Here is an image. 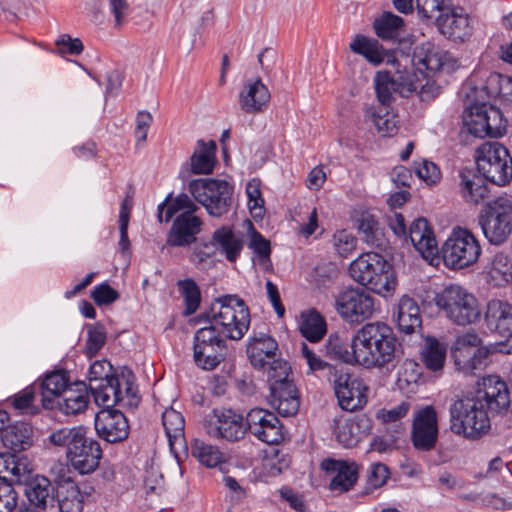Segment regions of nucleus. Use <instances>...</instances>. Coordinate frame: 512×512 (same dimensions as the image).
<instances>
[{
    "label": "nucleus",
    "instance_id": "nucleus-1",
    "mask_svg": "<svg viewBox=\"0 0 512 512\" xmlns=\"http://www.w3.org/2000/svg\"><path fill=\"white\" fill-rule=\"evenodd\" d=\"M396 337L384 322L364 324L353 335L351 351H342L334 346L331 350L346 363H355L365 368H383L395 358Z\"/></svg>",
    "mask_w": 512,
    "mask_h": 512
},
{
    "label": "nucleus",
    "instance_id": "nucleus-2",
    "mask_svg": "<svg viewBox=\"0 0 512 512\" xmlns=\"http://www.w3.org/2000/svg\"><path fill=\"white\" fill-rule=\"evenodd\" d=\"M83 426L64 427L49 435L50 443L66 449L70 465L80 474L94 472L102 458V449L97 440L87 437Z\"/></svg>",
    "mask_w": 512,
    "mask_h": 512
},
{
    "label": "nucleus",
    "instance_id": "nucleus-3",
    "mask_svg": "<svg viewBox=\"0 0 512 512\" xmlns=\"http://www.w3.org/2000/svg\"><path fill=\"white\" fill-rule=\"evenodd\" d=\"M198 206L187 194L178 195L169 206L163 202L158 205V220L169 222L179 213L168 232L166 245L170 247L189 246L196 240L201 231L202 221L195 215Z\"/></svg>",
    "mask_w": 512,
    "mask_h": 512
},
{
    "label": "nucleus",
    "instance_id": "nucleus-4",
    "mask_svg": "<svg viewBox=\"0 0 512 512\" xmlns=\"http://www.w3.org/2000/svg\"><path fill=\"white\" fill-rule=\"evenodd\" d=\"M349 274L355 282L384 298L392 297L398 285L392 266L376 252L359 255L351 262Z\"/></svg>",
    "mask_w": 512,
    "mask_h": 512
},
{
    "label": "nucleus",
    "instance_id": "nucleus-5",
    "mask_svg": "<svg viewBox=\"0 0 512 512\" xmlns=\"http://www.w3.org/2000/svg\"><path fill=\"white\" fill-rule=\"evenodd\" d=\"M452 353L458 371L465 375H475L487 367L490 355L512 354V343L482 345L480 336L470 330L456 337Z\"/></svg>",
    "mask_w": 512,
    "mask_h": 512
},
{
    "label": "nucleus",
    "instance_id": "nucleus-6",
    "mask_svg": "<svg viewBox=\"0 0 512 512\" xmlns=\"http://www.w3.org/2000/svg\"><path fill=\"white\" fill-rule=\"evenodd\" d=\"M207 319L230 340H240L250 325L249 309L236 295L216 299L207 313Z\"/></svg>",
    "mask_w": 512,
    "mask_h": 512
},
{
    "label": "nucleus",
    "instance_id": "nucleus-7",
    "mask_svg": "<svg viewBox=\"0 0 512 512\" xmlns=\"http://www.w3.org/2000/svg\"><path fill=\"white\" fill-rule=\"evenodd\" d=\"M488 412L479 399H456L449 408L450 430L465 439L477 440L490 429Z\"/></svg>",
    "mask_w": 512,
    "mask_h": 512
},
{
    "label": "nucleus",
    "instance_id": "nucleus-8",
    "mask_svg": "<svg viewBox=\"0 0 512 512\" xmlns=\"http://www.w3.org/2000/svg\"><path fill=\"white\" fill-rule=\"evenodd\" d=\"M434 302L453 323L466 326L480 319L481 309L475 295L466 288L451 284L436 293Z\"/></svg>",
    "mask_w": 512,
    "mask_h": 512
},
{
    "label": "nucleus",
    "instance_id": "nucleus-9",
    "mask_svg": "<svg viewBox=\"0 0 512 512\" xmlns=\"http://www.w3.org/2000/svg\"><path fill=\"white\" fill-rule=\"evenodd\" d=\"M476 165L479 173L498 186L512 179V158L509 150L499 142H485L476 150Z\"/></svg>",
    "mask_w": 512,
    "mask_h": 512
},
{
    "label": "nucleus",
    "instance_id": "nucleus-10",
    "mask_svg": "<svg viewBox=\"0 0 512 512\" xmlns=\"http://www.w3.org/2000/svg\"><path fill=\"white\" fill-rule=\"evenodd\" d=\"M446 267L460 270L475 264L481 255L478 239L468 229L456 227L441 248Z\"/></svg>",
    "mask_w": 512,
    "mask_h": 512
},
{
    "label": "nucleus",
    "instance_id": "nucleus-11",
    "mask_svg": "<svg viewBox=\"0 0 512 512\" xmlns=\"http://www.w3.org/2000/svg\"><path fill=\"white\" fill-rule=\"evenodd\" d=\"M479 224L491 244L504 243L512 232V199L501 196L489 202L479 214Z\"/></svg>",
    "mask_w": 512,
    "mask_h": 512
},
{
    "label": "nucleus",
    "instance_id": "nucleus-12",
    "mask_svg": "<svg viewBox=\"0 0 512 512\" xmlns=\"http://www.w3.org/2000/svg\"><path fill=\"white\" fill-rule=\"evenodd\" d=\"M189 192L209 215L220 217L229 210L233 186L220 179H195L189 183Z\"/></svg>",
    "mask_w": 512,
    "mask_h": 512
},
{
    "label": "nucleus",
    "instance_id": "nucleus-13",
    "mask_svg": "<svg viewBox=\"0 0 512 512\" xmlns=\"http://www.w3.org/2000/svg\"><path fill=\"white\" fill-rule=\"evenodd\" d=\"M467 131L479 138L501 137L506 131V120L499 108L486 102L469 105L463 114Z\"/></svg>",
    "mask_w": 512,
    "mask_h": 512
},
{
    "label": "nucleus",
    "instance_id": "nucleus-14",
    "mask_svg": "<svg viewBox=\"0 0 512 512\" xmlns=\"http://www.w3.org/2000/svg\"><path fill=\"white\" fill-rule=\"evenodd\" d=\"M335 310L347 323H362L377 312L375 298L366 290L350 287L341 291L335 299Z\"/></svg>",
    "mask_w": 512,
    "mask_h": 512
},
{
    "label": "nucleus",
    "instance_id": "nucleus-15",
    "mask_svg": "<svg viewBox=\"0 0 512 512\" xmlns=\"http://www.w3.org/2000/svg\"><path fill=\"white\" fill-rule=\"evenodd\" d=\"M245 420L247 431L266 444H279L284 439L282 424L269 410L253 408L247 413Z\"/></svg>",
    "mask_w": 512,
    "mask_h": 512
},
{
    "label": "nucleus",
    "instance_id": "nucleus-16",
    "mask_svg": "<svg viewBox=\"0 0 512 512\" xmlns=\"http://www.w3.org/2000/svg\"><path fill=\"white\" fill-rule=\"evenodd\" d=\"M439 434L438 415L435 408L427 405L418 409L413 416L411 441L420 451L432 450Z\"/></svg>",
    "mask_w": 512,
    "mask_h": 512
},
{
    "label": "nucleus",
    "instance_id": "nucleus-17",
    "mask_svg": "<svg viewBox=\"0 0 512 512\" xmlns=\"http://www.w3.org/2000/svg\"><path fill=\"white\" fill-rule=\"evenodd\" d=\"M475 399L484 403V407L492 414H502L510 406V394L507 384L497 375H488L477 382Z\"/></svg>",
    "mask_w": 512,
    "mask_h": 512
},
{
    "label": "nucleus",
    "instance_id": "nucleus-18",
    "mask_svg": "<svg viewBox=\"0 0 512 512\" xmlns=\"http://www.w3.org/2000/svg\"><path fill=\"white\" fill-rule=\"evenodd\" d=\"M206 429L211 437L228 442L240 441L247 432L243 416L231 409L214 411Z\"/></svg>",
    "mask_w": 512,
    "mask_h": 512
},
{
    "label": "nucleus",
    "instance_id": "nucleus-19",
    "mask_svg": "<svg viewBox=\"0 0 512 512\" xmlns=\"http://www.w3.org/2000/svg\"><path fill=\"white\" fill-rule=\"evenodd\" d=\"M334 391L339 406L353 412L367 403V387L363 381L347 373L339 374L334 381Z\"/></svg>",
    "mask_w": 512,
    "mask_h": 512
},
{
    "label": "nucleus",
    "instance_id": "nucleus-20",
    "mask_svg": "<svg viewBox=\"0 0 512 512\" xmlns=\"http://www.w3.org/2000/svg\"><path fill=\"white\" fill-rule=\"evenodd\" d=\"M412 63L419 72H426V76L428 73L450 70L454 66L452 57L446 51L428 41L415 47Z\"/></svg>",
    "mask_w": 512,
    "mask_h": 512
},
{
    "label": "nucleus",
    "instance_id": "nucleus-21",
    "mask_svg": "<svg viewBox=\"0 0 512 512\" xmlns=\"http://www.w3.org/2000/svg\"><path fill=\"white\" fill-rule=\"evenodd\" d=\"M95 430L108 443L124 441L129 435V424L119 410L103 409L96 414Z\"/></svg>",
    "mask_w": 512,
    "mask_h": 512
},
{
    "label": "nucleus",
    "instance_id": "nucleus-22",
    "mask_svg": "<svg viewBox=\"0 0 512 512\" xmlns=\"http://www.w3.org/2000/svg\"><path fill=\"white\" fill-rule=\"evenodd\" d=\"M485 322L491 331L506 338L499 343H512V304L506 300L492 299L487 303Z\"/></svg>",
    "mask_w": 512,
    "mask_h": 512
},
{
    "label": "nucleus",
    "instance_id": "nucleus-23",
    "mask_svg": "<svg viewBox=\"0 0 512 512\" xmlns=\"http://www.w3.org/2000/svg\"><path fill=\"white\" fill-rule=\"evenodd\" d=\"M270 98V91L260 78L247 80L239 93V106L247 114L261 113L268 107Z\"/></svg>",
    "mask_w": 512,
    "mask_h": 512
},
{
    "label": "nucleus",
    "instance_id": "nucleus-24",
    "mask_svg": "<svg viewBox=\"0 0 512 512\" xmlns=\"http://www.w3.org/2000/svg\"><path fill=\"white\" fill-rule=\"evenodd\" d=\"M436 17L441 34L454 41H464L472 34L470 19L462 9H450Z\"/></svg>",
    "mask_w": 512,
    "mask_h": 512
},
{
    "label": "nucleus",
    "instance_id": "nucleus-25",
    "mask_svg": "<svg viewBox=\"0 0 512 512\" xmlns=\"http://www.w3.org/2000/svg\"><path fill=\"white\" fill-rule=\"evenodd\" d=\"M408 240L425 259L433 258L438 254L433 231L424 218H418L412 222L407 233Z\"/></svg>",
    "mask_w": 512,
    "mask_h": 512
},
{
    "label": "nucleus",
    "instance_id": "nucleus-26",
    "mask_svg": "<svg viewBox=\"0 0 512 512\" xmlns=\"http://www.w3.org/2000/svg\"><path fill=\"white\" fill-rule=\"evenodd\" d=\"M322 467L334 474L330 481V489L333 491H348L357 481L358 466L354 462L329 459L322 463Z\"/></svg>",
    "mask_w": 512,
    "mask_h": 512
},
{
    "label": "nucleus",
    "instance_id": "nucleus-27",
    "mask_svg": "<svg viewBox=\"0 0 512 512\" xmlns=\"http://www.w3.org/2000/svg\"><path fill=\"white\" fill-rule=\"evenodd\" d=\"M277 349L276 340L264 333L250 337L247 344L249 360L256 369H265L267 362L276 358Z\"/></svg>",
    "mask_w": 512,
    "mask_h": 512
},
{
    "label": "nucleus",
    "instance_id": "nucleus-28",
    "mask_svg": "<svg viewBox=\"0 0 512 512\" xmlns=\"http://www.w3.org/2000/svg\"><path fill=\"white\" fill-rule=\"evenodd\" d=\"M90 403V393L83 382L70 385L58 399L57 407L66 416H75L86 411Z\"/></svg>",
    "mask_w": 512,
    "mask_h": 512
},
{
    "label": "nucleus",
    "instance_id": "nucleus-29",
    "mask_svg": "<svg viewBox=\"0 0 512 512\" xmlns=\"http://www.w3.org/2000/svg\"><path fill=\"white\" fill-rule=\"evenodd\" d=\"M25 495L30 502L39 509L53 506L56 491L50 480L44 476H35L25 482Z\"/></svg>",
    "mask_w": 512,
    "mask_h": 512
},
{
    "label": "nucleus",
    "instance_id": "nucleus-30",
    "mask_svg": "<svg viewBox=\"0 0 512 512\" xmlns=\"http://www.w3.org/2000/svg\"><path fill=\"white\" fill-rule=\"evenodd\" d=\"M70 385L66 371L56 370L47 373L40 384L43 407L53 408L54 400L59 399Z\"/></svg>",
    "mask_w": 512,
    "mask_h": 512
},
{
    "label": "nucleus",
    "instance_id": "nucleus-31",
    "mask_svg": "<svg viewBox=\"0 0 512 512\" xmlns=\"http://www.w3.org/2000/svg\"><path fill=\"white\" fill-rule=\"evenodd\" d=\"M162 424L170 450L176 453L178 449H185V420L182 414L173 408H167L162 413Z\"/></svg>",
    "mask_w": 512,
    "mask_h": 512
},
{
    "label": "nucleus",
    "instance_id": "nucleus-32",
    "mask_svg": "<svg viewBox=\"0 0 512 512\" xmlns=\"http://www.w3.org/2000/svg\"><path fill=\"white\" fill-rule=\"evenodd\" d=\"M215 249L223 253L230 262H235L244 247V239L241 233L234 232L229 227L217 229L212 236Z\"/></svg>",
    "mask_w": 512,
    "mask_h": 512
},
{
    "label": "nucleus",
    "instance_id": "nucleus-33",
    "mask_svg": "<svg viewBox=\"0 0 512 512\" xmlns=\"http://www.w3.org/2000/svg\"><path fill=\"white\" fill-rule=\"evenodd\" d=\"M397 326L400 332L412 334L421 328L422 319L417 302L408 295H403L398 303Z\"/></svg>",
    "mask_w": 512,
    "mask_h": 512
},
{
    "label": "nucleus",
    "instance_id": "nucleus-34",
    "mask_svg": "<svg viewBox=\"0 0 512 512\" xmlns=\"http://www.w3.org/2000/svg\"><path fill=\"white\" fill-rule=\"evenodd\" d=\"M460 194L465 202L478 205L488 198L489 189L483 179L469 170L460 171Z\"/></svg>",
    "mask_w": 512,
    "mask_h": 512
},
{
    "label": "nucleus",
    "instance_id": "nucleus-35",
    "mask_svg": "<svg viewBox=\"0 0 512 512\" xmlns=\"http://www.w3.org/2000/svg\"><path fill=\"white\" fill-rule=\"evenodd\" d=\"M486 281L494 287H502L512 281V262L508 255L498 253L485 267Z\"/></svg>",
    "mask_w": 512,
    "mask_h": 512
},
{
    "label": "nucleus",
    "instance_id": "nucleus-36",
    "mask_svg": "<svg viewBox=\"0 0 512 512\" xmlns=\"http://www.w3.org/2000/svg\"><path fill=\"white\" fill-rule=\"evenodd\" d=\"M191 454L207 468H218L223 471L227 464L224 453L217 446L199 439L193 441Z\"/></svg>",
    "mask_w": 512,
    "mask_h": 512
},
{
    "label": "nucleus",
    "instance_id": "nucleus-37",
    "mask_svg": "<svg viewBox=\"0 0 512 512\" xmlns=\"http://www.w3.org/2000/svg\"><path fill=\"white\" fill-rule=\"evenodd\" d=\"M420 355L424 366L429 371L437 373L443 370L447 348L444 343H441L436 338L426 337Z\"/></svg>",
    "mask_w": 512,
    "mask_h": 512
},
{
    "label": "nucleus",
    "instance_id": "nucleus-38",
    "mask_svg": "<svg viewBox=\"0 0 512 512\" xmlns=\"http://www.w3.org/2000/svg\"><path fill=\"white\" fill-rule=\"evenodd\" d=\"M350 49L354 53L362 55L373 65L389 62L391 58V56L383 50L377 40L364 36H357L350 44Z\"/></svg>",
    "mask_w": 512,
    "mask_h": 512
},
{
    "label": "nucleus",
    "instance_id": "nucleus-39",
    "mask_svg": "<svg viewBox=\"0 0 512 512\" xmlns=\"http://www.w3.org/2000/svg\"><path fill=\"white\" fill-rule=\"evenodd\" d=\"M216 144L214 141H198V148L191 156V171L194 174H210L215 165Z\"/></svg>",
    "mask_w": 512,
    "mask_h": 512
},
{
    "label": "nucleus",
    "instance_id": "nucleus-40",
    "mask_svg": "<svg viewBox=\"0 0 512 512\" xmlns=\"http://www.w3.org/2000/svg\"><path fill=\"white\" fill-rule=\"evenodd\" d=\"M57 497L60 512L83 511L85 495L72 481L65 482L59 486Z\"/></svg>",
    "mask_w": 512,
    "mask_h": 512
},
{
    "label": "nucleus",
    "instance_id": "nucleus-41",
    "mask_svg": "<svg viewBox=\"0 0 512 512\" xmlns=\"http://www.w3.org/2000/svg\"><path fill=\"white\" fill-rule=\"evenodd\" d=\"M115 385L119 393L118 405L127 408H135L140 402L138 390L135 385V377L131 371H123L116 375Z\"/></svg>",
    "mask_w": 512,
    "mask_h": 512
},
{
    "label": "nucleus",
    "instance_id": "nucleus-42",
    "mask_svg": "<svg viewBox=\"0 0 512 512\" xmlns=\"http://www.w3.org/2000/svg\"><path fill=\"white\" fill-rule=\"evenodd\" d=\"M299 330L308 341L318 342L326 334V322L316 310L303 312L301 314Z\"/></svg>",
    "mask_w": 512,
    "mask_h": 512
},
{
    "label": "nucleus",
    "instance_id": "nucleus-43",
    "mask_svg": "<svg viewBox=\"0 0 512 512\" xmlns=\"http://www.w3.org/2000/svg\"><path fill=\"white\" fill-rule=\"evenodd\" d=\"M30 471L26 458L14 454H0V473H7L12 481H24Z\"/></svg>",
    "mask_w": 512,
    "mask_h": 512
},
{
    "label": "nucleus",
    "instance_id": "nucleus-44",
    "mask_svg": "<svg viewBox=\"0 0 512 512\" xmlns=\"http://www.w3.org/2000/svg\"><path fill=\"white\" fill-rule=\"evenodd\" d=\"M403 19L390 12L384 13L374 21V29L378 37L383 40H396L403 29Z\"/></svg>",
    "mask_w": 512,
    "mask_h": 512
},
{
    "label": "nucleus",
    "instance_id": "nucleus-45",
    "mask_svg": "<svg viewBox=\"0 0 512 512\" xmlns=\"http://www.w3.org/2000/svg\"><path fill=\"white\" fill-rule=\"evenodd\" d=\"M90 390L98 406L110 409L119 403L120 392L115 385V377H112L110 380H105V382L91 385Z\"/></svg>",
    "mask_w": 512,
    "mask_h": 512
},
{
    "label": "nucleus",
    "instance_id": "nucleus-46",
    "mask_svg": "<svg viewBox=\"0 0 512 512\" xmlns=\"http://www.w3.org/2000/svg\"><path fill=\"white\" fill-rule=\"evenodd\" d=\"M2 441L12 450H25L31 444V429L24 423L12 425L2 432Z\"/></svg>",
    "mask_w": 512,
    "mask_h": 512
},
{
    "label": "nucleus",
    "instance_id": "nucleus-47",
    "mask_svg": "<svg viewBox=\"0 0 512 512\" xmlns=\"http://www.w3.org/2000/svg\"><path fill=\"white\" fill-rule=\"evenodd\" d=\"M194 349V360L198 367L204 370L215 369L225 357V347H193Z\"/></svg>",
    "mask_w": 512,
    "mask_h": 512
},
{
    "label": "nucleus",
    "instance_id": "nucleus-48",
    "mask_svg": "<svg viewBox=\"0 0 512 512\" xmlns=\"http://www.w3.org/2000/svg\"><path fill=\"white\" fill-rule=\"evenodd\" d=\"M371 120L377 131L384 137L396 134L398 126L396 116L387 106H378L371 111Z\"/></svg>",
    "mask_w": 512,
    "mask_h": 512
},
{
    "label": "nucleus",
    "instance_id": "nucleus-49",
    "mask_svg": "<svg viewBox=\"0 0 512 512\" xmlns=\"http://www.w3.org/2000/svg\"><path fill=\"white\" fill-rule=\"evenodd\" d=\"M375 90L380 106H387L390 104L393 94L400 91V84L398 81L386 71L378 72L375 77Z\"/></svg>",
    "mask_w": 512,
    "mask_h": 512
},
{
    "label": "nucleus",
    "instance_id": "nucleus-50",
    "mask_svg": "<svg viewBox=\"0 0 512 512\" xmlns=\"http://www.w3.org/2000/svg\"><path fill=\"white\" fill-rule=\"evenodd\" d=\"M249 225L250 232L248 247L257 255L256 261L258 265L262 266L264 269H267L270 265V242L253 228L251 222H249Z\"/></svg>",
    "mask_w": 512,
    "mask_h": 512
},
{
    "label": "nucleus",
    "instance_id": "nucleus-51",
    "mask_svg": "<svg viewBox=\"0 0 512 512\" xmlns=\"http://www.w3.org/2000/svg\"><path fill=\"white\" fill-rule=\"evenodd\" d=\"M177 286L185 302V314L191 315L196 312L200 305L201 293L198 285L193 279L179 280Z\"/></svg>",
    "mask_w": 512,
    "mask_h": 512
},
{
    "label": "nucleus",
    "instance_id": "nucleus-52",
    "mask_svg": "<svg viewBox=\"0 0 512 512\" xmlns=\"http://www.w3.org/2000/svg\"><path fill=\"white\" fill-rule=\"evenodd\" d=\"M267 375L269 389L290 382L288 379L290 366L282 359H273L267 362L265 369H262Z\"/></svg>",
    "mask_w": 512,
    "mask_h": 512
},
{
    "label": "nucleus",
    "instance_id": "nucleus-53",
    "mask_svg": "<svg viewBox=\"0 0 512 512\" xmlns=\"http://www.w3.org/2000/svg\"><path fill=\"white\" fill-rule=\"evenodd\" d=\"M226 339L227 338H225L212 323H208L207 326H204L195 332L194 347H225Z\"/></svg>",
    "mask_w": 512,
    "mask_h": 512
},
{
    "label": "nucleus",
    "instance_id": "nucleus-54",
    "mask_svg": "<svg viewBox=\"0 0 512 512\" xmlns=\"http://www.w3.org/2000/svg\"><path fill=\"white\" fill-rule=\"evenodd\" d=\"M247 205L251 215L254 218H262L265 214L264 198L260 189V181L257 179L250 180L246 185Z\"/></svg>",
    "mask_w": 512,
    "mask_h": 512
},
{
    "label": "nucleus",
    "instance_id": "nucleus-55",
    "mask_svg": "<svg viewBox=\"0 0 512 512\" xmlns=\"http://www.w3.org/2000/svg\"><path fill=\"white\" fill-rule=\"evenodd\" d=\"M358 231L367 243L375 246L381 245L382 231L373 216L363 215L359 220Z\"/></svg>",
    "mask_w": 512,
    "mask_h": 512
},
{
    "label": "nucleus",
    "instance_id": "nucleus-56",
    "mask_svg": "<svg viewBox=\"0 0 512 512\" xmlns=\"http://www.w3.org/2000/svg\"><path fill=\"white\" fill-rule=\"evenodd\" d=\"M451 0H416V8L419 16L423 19L437 17L436 14H443L449 10Z\"/></svg>",
    "mask_w": 512,
    "mask_h": 512
},
{
    "label": "nucleus",
    "instance_id": "nucleus-57",
    "mask_svg": "<svg viewBox=\"0 0 512 512\" xmlns=\"http://www.w3.org/2000/svg\"><path fill=\"white\" fill-rule=\"evenodd\" d=\"M35 398V388L26 387L21 392L14 395L11 399V405L20 414H34L36 409L33 404Z\"/></svg>",
    "mask_w": 512,
    "mask_h": 512
},
{
    "label": "nucleus",
    "instance_id": "nucleus-58",
    "mask_svg": "<svg viewBox=\"0 0 512 512\" xmlns=\"http://www.w3.org/2000/svg\"><path fill=\"white\" fill-rule=\"evenodd\" d=\"M106 342V333L101 325H91L87 331L85 354L88 357L95 356Z\"/></svg>",
    "mask_w": 512,
    "mask_h": 512
},
{
    "label": "nucleus",
    "instance_id": "nucleus-59",
    "mask_svg": "<svg viewBox=\"0 0 512 512\" xmlns=\"http://www.w3.org/2000/svg\"><path fill=\"white\" fill-rule=\"evenodd\" d=\"M416 175L428 185H435L441 179V172L438 166L426 159L414 162Z\"/></svg>",
    "mask_w": 512,
    "mask_h": 512
},
{
    "label": "nucleus",
    "instance_id": "nucleus-60",
    "mask_svg": "<svg viewBox=\"0 0 512 512\" xmlns=\"http://www.w3.org/2000/svg\"><path fill=\"white\" fill-rule=\"evenodd\" d=\"M112 365L107 360H97L90 365L88 371V379L91 385H95L99 382H105L115 377L111 374Z\"/></svg>",
    "mask_w": 512,
    "mask_h": 512
},
{
    "label": "nucleus",
    "instance_id": "nucleus-61",
    "mask_svg": "<svg viewBox=\"0 0 512 512\" xmlns=\"http://www.w3.org/2000/svg\"><path fill=\"white\" fill-rule=\"evenodd\" d=\"M289 465L290 459L288 454L279 449L265 459V467L271 476L279 475L286 470Z\"/></svg>",
    "mask_w": 512,
    "mask_h": 512
},
{
    "label": "nucleus",
    "instance_id": "nucleus-62",
    "mask_svg": "<svg viewBox=\"0 0 512 512\" xmlns=\"http://www.w3.org/2000/svg\"><path fill=\"white\" fill-rule=\"evenodd\" d=\"M333 241L337 253L342 257L349 255L355 249L357 242L353 234L347 230L337 231Z\"/></svg>",
    "mask_w": 512,
    "mask_h": 512
},
{
    "label": "nucleus",
    "instance_id": "nucleus-63",
    "mask_svg": "<svg viewBox=\"0 0 512 512\" xmlns=\"http://www.w3.org/2000/svg\"><path fill=\"white\" fill-rule=\"evenodd\" d=\"M91 298L98 306H103L115 302L119 294L108 283H101L93 288Z\"/></svg>",
    "mask_w": 512,
    "mask_h": 512
},
{
    "label": "nucleus",
    "instance_id": "nucleus-64",
    "mask_svg": "<svg viewBox=\"0 0 512 512\" xmlns=\"http://www.w3.org/2000/svg\"><path fill=\"white\" fill-rule=\"evenodd\" d=\"M18 503V494L8 483H0V512H13Z\"/></svg>",
    "mask_w": 512,
    "mask_h": 512
}]
</instances>
